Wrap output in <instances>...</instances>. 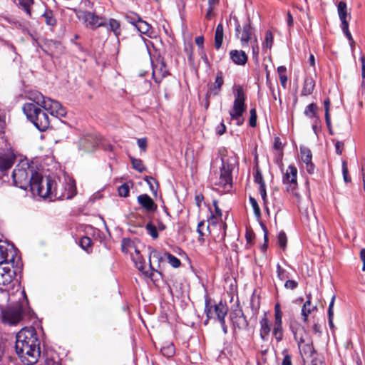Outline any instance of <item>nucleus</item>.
<instances>
[{
    "instance_id": "f257e3e1",
    "label": "nucleus",
    "mask_w": 365,
    "mask_h": 365,
    "mask_svg": "<svg viewBox=\"0 0 365 365\" xmlns=\"http://www.w3.org/2000/svg\"><path fill=\"white\" fill-rule=\"evenodd\" d=\"M40 342L33 327L23 328L16 334V352L23 362L34 365L41 355Z\"/></svg>"
},
{
    "instance_id": "f03ea898",
    "label": "nucleus",
    "mask_w": 365,
    "mask_h": 365,
    "mask_svg": "<svg viewBox=\"0 0 365 365\" xmlns=\"http://www.w3.org/2000/svg\"><path fill=\"white\" fill-rule=\"evenodd\" d=\"M23 111L40 131H44L48 128L50 121L48 115L34 103H25Z\"/></svg>"
},
{
    "instance_id": "7ed1b4c3",
    "label": "nucleus",
    "mask_w": 365,
    "mask_h": 365,
    "mask_svg": "<svg viewBox=\"0 0 365 365\" xmlns=\"http://www.w3.org/2000/svg\"><path fill=\"white\" fill-rule=\"evenodd\" d=\"M234 101L231 109L229 111L231 120H235L238 126L244 123L243 113L246 111L245 104L246 95L242 86H237L234 90Z\"/></svg>"
},
{
    "instance_id": "20e7f679",
    "label": "nucleus",
    "mask_w": 365,
    "mask_h": 365,
    "mask_svg": "<svg viewBox=\"0 0 365 365\" xmlns=\"http://www.w3.org/2000/svg\"><path fill=\"white\" fill-rule=\"evenodd\" d=\"M36 173H38L27 163L18 165L12 173L14 183L16 187L26 190L29 187H31Z\"/></svg>"
},
{
    "instance_id": "39448f33",
    "label": "nucleus",
    "mask_w": 365,
    "mask_h": 365,
    "mask_svg": "<svg viewBox=\"0 0 365 365\" xmlns=\"http://www.w3.org/2000/svg\"><path fill=\"white\" fill-rule=\"evenodd\" d=\"M219 228L220 230V234L217 235H213V238L216 242L223 241L226 236L227 225L225 223L217 224L216 222V218L214 215L208 220V225H206L204 221H201L198 223L197 232L199 234L197 241L202 244L205 242L204 236L206 235V232L212 234V229Z\"/></svg>"
},
{
    "instance_id": "423d86ee",
    "label": "nucleus",
    "mask_w": 365,
    "mask_h": 365,
    "mask_svg": "<svg viewBox=\"0 0 365 365\" xmlns=\"http://www.w3.org/2000/svg\"><path fill=\"white\" fill-rule=\"evenodd\" d=\"M32 182L33 183L31 184L30 190L34 195H38L43 198H51L52 189L55 185V180L49 177L43 178L41 175L36 173Z\"/></svg>"
},
{
    "instance_id": "0eeeda50",
    "label": "nucleus",
    "mask_w": 365,
    "mask_h": 365,
    "mask_svg": "<svg viewBox=\"0 0 365 365\" xmlns=\"http://www.w3.org/2000/svg\"><path fill=\"white\" fill-rule=\"evenodd\" d=\"M76 195V187L74 180H69L63 182H57L55 181V185L53 187L51 200H68L72 198Z\"/></svg>"
},
{
    "instance_id": "6e6552de",
    "label": "nucleus",
    "mask_w": 365,
    "mask_h": 365,
    "mask_svg": "<svg viewBox=\"0 0 365 365\" xmlns=\"http://www.w3.org/2000/svg\"><path fill=\"white\" fill-rule=\"evenodd\" d=\"M20 257L13 246L6 241L0 240V264L11 263L12 266L19 264Z\"/></svg>"
},
{
    "instance_id": "1a4fd4ad",
    "label": "nucleus",
    "mask_w": 365,
    "mask_h": 365,
    "mask_svg": "<svg viewBox=\"0 0 365 365\" xmlns=\"http://www.w3.org/2000/svg\"><path fill=\"white\" fill-rule=\"evenodd\" d=\"M23 307L21 304H16L9 307L2 312L4 322L13 325L19 323L23 318Z\"/></svg>"
},
{
    "instance_id": "9d476101",
    "label": "nucleus",
    "mask_w": 365,
    "mask_h": 365,
    "mask_svg": "<svg viewBox=\"0 0 365 365\" xmlns=\"http://www.w3.org/2000/svg\"><path fill=\"white\" fill-rule=\"evenodd\" d=\"M297 169L294 165H289L283 172L282 182L286 187L287 192L294 193V191L297 188Z\"/></svg>"
},
{
    "instance_id": "9b49d317",
    "label": "nucleus",
    "mask_w": 365,
    "mask_h": 365,
    "mask_svg": "<svg viewBox=\"0 0 365 365\" xmlns=\"http://www.w3.org/2000/svg\"><path fill=\"white\" fill-rule=\"evenodd\" d=\"M78 18L83 21L86 27L95 29L102 26H106V21L102 16L96 15L91 11H81L78 15Z\"/></svg>"
},
{
    "instance_id": "f8f14e48",
    "label": "nucleus",
    "mask_w": 365,
    "mask_h": 365,
    "mask_svg": "<svg viewBox=\"0 0 365 365\" xmlns=\"http://www.w3.org/2000/svg\"><path fill=\"white\" fill-rule=\"evenodd\" d=\"M232 168L228 163H222L220 168L219 179L214 184L222 187L225 190H228L232 187Z\"/></svg>"
},
{
    "instance_id": "ddd939ff",
    "label": "nucleus",
    "mask_w": 365,
    "mask_h": 365,
    "mask_svg": "<svg viewBox=\"0 0 365 365\" xmlns=\"http://www.w3.org/2000/svg\"><path fill=\"white\" fill-rule=\"evenodd\" d=\"M11 263L0 264V286L6 287L9 285L16 276V270Z\"/></svg>"
},
{
    "instance_id": "4468645a",
    "label": "nucleus",
    "mask_w": 365,
    "mask_h": 365,
    "mask_svg": "<svg viewBox=\"0 0 365 365\" xmlns=\"http://www.w3.org/2000/svg\"><path fill=\"white\" fill-rule=\"evenodd\" d=\"M132 257H133V259L134 260V262H135V263L136 264L137 268L140 271L143 272V273L144 274H145L146 276H148L150 277H152L153 272L154 271H155V269L153 267L152 262H151V259L152 258H155V259H158V261H160L162 259L160 253L159 252H158L157 250H153L150 252V255H149V265H150V268L151 269V272L148 273V271H144V269H145V261L143 259L142 256H139V257L133 256Z\"/></svg>"
},
{
    "instance_id": "2eb2a0df",
    "label": "nucleus",
    "mask_w": 365,
    "mask_h": 365,
    "mask_svg": "<svg viewBox=\"0 0 365 365\" xmlns=\"http://www.w3.org/2000/svg\"><path fill=\"white\" fill-rule=\"evenodd\" d=\"M41 108L53 116L64 117L66 115V109L61 106V104L49 98H46Z\"/></svg>"
},
{
    "instance_id": "dca6fc26",
    "label": "nucleus",
    "mask_w": 365,
    "mask_h": 365,
    "mask_svg": "<svg viewBox=\"0 0 365 365\" xmlns=\"http://www.w3.org/2000/svg\"><path fill=\"white\" fill-rule=\"evenodd\" d=\"M41 48L48 55L55 58L59 57L64 51L62 44L53 40H46Z\"/></svg>"
},
{
    "instance_id": "f3484780",
    "label": "nucleus",
    "mask_w": 365,
    "mask_h": 365,
    "mask_svg": "<svg viewBox=\"0 0 365 365\" xmlns=\"http://www.w3.org/2000/svg\"><path fill=\"white\" fill-rule=\"evenodd\" d=\"M207 316L208 318L213 317V312L212 311V307H209L207 305L205 309ZM228 312V307L225 304H223L222 302H219L214 307V314L216 315L217 319L220 321H222L225 319V316L227 315Z\"/></svg>"
},
{
    "instance_id": "a211bd4d",
    "label": "nucleus",
    "mask_w": 365,
    "mask_h": 365,
    "mask_svg": "<svg viewBox=\"0 0 365 365\" xmlns=\"http://www.w3.org/2000/svg\"><path fill=\"white\" fill-rule=\"evenodd\" d=\"M168 75V70L163 61L153 66V78L155 83H160L163 78Z\"/></svg>"
},
{
    "instance_id": "6ab92c4d",
    "label": "nucleus",
    "mask_w": 365,
    "mask_h": 365,
    "mask_svg": "<svg viewBox=\"0 0 365 365\" xmlns=\"http://www.w3.org/2000/svg\"><path fill=\"white\" fill-rule=\"evenodd\" d=\"M15 155L11 153L0 152V171L10 169L15 162Z\"/></svg>"
},
{
    "instance_id": "aec40b11",
    "label": "nucleus",
    "mask_w": 365,
    "mask_h": 365,
    "mask_svg": "<svg viewBox=\"0 0 365 365\" xmlns=\"http://www.w3.org/2000/svg\"><path fill=\"white\" fill-rule=\"evenodd\" d=\"M138 202L148 212H154L158 207L153 199L147 194L140 195L138 197Z\"/></svg>"
},
{
    "instance_id": "412c9836",
    "label": "nucleus",
    "mask_w": 365,
    "mask_h": 365,
    "mask_svg": "<svg viewBox=\"0 0 365 365\" xmlns=\"http://www.w3.org/2000/svg\"><path fill=\"white\" fill-rule=\"evenodd\" d=\"M224 80L222 73V71H218L217 73L215 83L210 86L209 91L207 92L206 98H208L211 96L217 95L220 92Z\"/></svg>"
},
{
    "instance_id": "4be33fe9",
    "label": "nucleus",
    "mask_w": 365,
    "mask_h": 365,
    "mask_svg": "<svg viewBox=\"0 0 365 365\" xmlns=\"http://www.w3.org/2000/svg\"><path fill=\"white\" fill-rule=\"evenodd\" d=\"M292 331L294 339L298 344V346H300V344H304L311 339L306 329L302 326H298L297 327H292Z\"/></svg>"
},
{
    "instance_id": "5701e85b",
    "label": "nucleus",
    "mask_w": 365,
    "mask_h": 365,
    "mask_svg": "<svg viewBox=\"0 0 365 365\" xmlns=\"http://www.w3.org/2000/svg\"><path fill=\"white\" fill-rule=\"evenodd\" d=\"M231 60L237 65L244 66L247 62V56L245 51L240 50H232L230 51Z\"/></svg>"
},
{
    "instance_id": "b1692460",
    "label": "nucleus",
    "mask_w": 365,
    "mask_h": 365,
    "mask_svg": "<svg viewBox=\"0 0 365 365\" xmlns=\"http://www.w3.org/2000/svg\"><path fill=\"white\" fill-rule=\"evenodd\" d=\"M230 317L233 325L235 327L242 329L247 327V321L241 311H239L238 312L232 313Z\"/></svg>"
},
{
    "instance_id": "393cba45",
    "label": "nucleus",
    "mask_w": 365,
    "mask_h": 365,
    "mask_svg": "<svg viewBox=\"0 0 365 365\" xmlns=\"http://www.w3.org/2000/svg\"><path fill=\"white\" fill-rule=\"evenodd\" d=\"M312 296L311 294H309L307 296V301L302 306L301 314L302 316V320L304 322H307L308 320L309 315L314 311L317 309V306L313 305L311 302Z\"/></svg>"
},
{
    "instance_id": "a878e982",
    "label": "nucleus",
    "mask_w": 365,
    "mask_h": 365,
    "mask_svg": "<svg viewBox=\"0 0 365 365\" xmlns=\"http://www.w3.org/2000/svg\"><path fill=\"white\" fill-rule=\"evenodd\" d=\"M253 29L251 26L250 22H248L243 26L242 35L240 36V41L242 46H247L250 41H252Z\"/></svg>"
},
{
    "instance_id": "bb28decb",
    "label": "nucleus",
    "mask_w": 365,
    "mask_h": 365,
    "mask_svg": "<svg viewBox=\"0 0 365 365\" xmlns=\"http://www.w3.org/2000/svg\"><path fill=\"white\" fill-rule=\"evenodd\" d=\"M106 27L108 31H112L114 35L118 38L121 34L120 24V22L115 19H110L108 22H106Z\"/></svg>"
},
{
    "instance_id": "cd10ccee",
    "label": "nucleus",
    "mask_w": 365,
    "mask_h": 365,
    "mask_svg": "<svg viewBox=\"0 0 365 365\" xmlns=\"http://www.w3.org/2000/svg\"><path fill=\"white\" fill-rule=\"evenodd\" d=\"M223 37V25L222 24H219L216 27L215 34V47L217 50H218L222 46Z\"/></svg>"
},
{
    "instance_id": "c85d7f7f",
    "label": "nucleus",
    "mask_w": 365,
    "mask_h": 365,
    "mask_svg": "<svg viewBox=\"0 0 365 365\" xmlns=\"http://www.w3.org/2000/svg\"><path fill=\"white\" fill-rule=\"evenodd\" d=\"M260 336L262 340H267L269 336L271 328L269 324V321L266 317L262 318L260 320Z\"/></svg>"
},
{
    "instance_id": "c756f323",
    "label": "nucleus",
    "mask_w": 365,
    "mask_h": 365,
    "mask_svg": "<svg viewBox=\"0 0 365 365\" xmlns=\"http://www.w3.org/2000/svg\"><path fill=\"white\" fill-rule=\"evenodd\" d=\"M314 86H315V83H314V81L312 78H311V77L305 78L301 94L302 96L310 95L314 91Z\"/></svg>"
},
{
    "instance_id": "7c9ffc66",
    "label": "nucleus",
    "mask_w": 365,
    "mask_h": 365,
    "mask_svg": "<svg viewBox=\"0 0 365 365\" xmlns=\"http://www.w3.org/2000/svg\"><path fill=\"white\" fill-rule=\"evenodd\" d=\"M273 148L276 150L275 162L278 164L283 157L282 143L279 137L274 138Z\"/></svg>"
},
{
    "instance_id": "2f4dec72",
    "label": "nucleus",
    "mask_w": 365,
    "mask_h": 365,
    "mask_svg": "<svg viewBox=\"0 0 365 365\" xmlns=\"http://www.w3.org/2000/svg\"><path fill=\"white\" fill-rule=\"evenodd\" d=\"M337 11L339 17L341 21V25H344V22H348L347 6L346 4L344 1H341L339 2L337 5Z\"/></svg>"
},
{
    "instance_id": "473e14b6",
    "label": "nucleus",
    "mask_w": 365,
    "mask_h": 365,
    "mask_svg": "<svg viewBox=\"0 0 365 365\" xmlns=\"http://www.w3.org/2000/svg\"><path fill=\"white\" fill-rule=\"evenodd\" d=\"M299 351L302 354H304L307 357L312 356L314 353V349L312 346V341L310 339L304 344H300V346H299Z\"/></svg>"
},
{
    "instance_id": "72a5a7b5",
    "label": "nucleus",
    "mask_w": 365,
    "mask_h": 365,
    "mask_svg": "<svg viewBox=\"0 0 365 365\" xmlns=\"http://www.w3.org/2000/svg\"><path fill=\"white\" fill-rule=\"evenodd\" d=\"M29 98L34 103V104L42 107L47 98L39 92H31L29 94Z\"/></svg>"
},
{
    "instance_id": "f704fd0d",
    "label": "nucleus",
    "mask_w": 365,
    "mask_h": 365,
    "mask_svg": "<svg viewBox=\"0 0 365 365\" xmlns=\"http://www.w3.org/2000/svg\"><path fill=\"white\" fill-rule=\"evenodd\" d=\"M300 156L302 163L306 165L312 163V155L309 149L306 148H300Z\"/></svg>"
},
{
    "instance_id": "c9c22d12",
    "label": "nucleus",
    "mask_w": 365,
    "mask_h": 365,
    "mask_svg": "<svg viewBox=\"0 0 365 365\" xmlns=\"http://www.w3.org/2000/svg\"><path fill=\"white\" fill-rule=\"evenodd\" d=\"M42 17L44 19L46 24L48 26H53L56 24V19L54 17L51 10H46Z\"/></svg>"
},
{
    "instance_id": "e433bc0d",
    "label": "nucleus",
    "mask_w": 365,
    "mask_h": 365,
    "mask_svg": "<svg viewBox=\"0 0 365 365\" xmlns=\"http://www.w3.org/2000/svg\"><path fill=\"white\" fill-rule=\"evenodd\" d=\"M273 44V35L270 31H267L265 34L264 41L262 43V49L264 51L271 49Z\"/></svg>"
},
{
    "instance_id": "4c0bfd02",
    "label": "nucleus",
    "mask_w": 365,
    "mask_h": 365,
    "mask_svg": "<svg viewBox=\"0 0 365 365\" xmlns=\"http://www.w3.org/2000/svg\"><path fill=\"white\" fill-rule=\"evenodd\" d=\"M135 28L138 29L139 32L143 34H148L149 31L151 29V26L146 21H143L142 19L138 21L137 24H135Z\"/></svg>"
},
{
    "instance_id": "58836bf2",
    "label": "nucleus",
    "mask_w": 365,
    "mask_h": 365,
    "mask_svg": "<svg viewBox=\"0 0 365 365\" xmlns=\"http://www.w3.org/2000/svg\"><path fill=\"white\" fill-rule=\"evenodd\" d=\"M144 180L148 183V185L150 187V190L154 194V195H157L158 187V183L155 180V179L153 178V177H150V176H146L144 178Z\"/></svg>"
},
{
    "instance_id": "ea45409f",
    "label": "nucleus",
    "mask_w": 365,
    "mask_h": 365,
    "mask_svg": "<svg viewBox=\"0 0 365 365\" xmlns=\"http://www.w3.org/2000/svg\"><path fill=\"white\" fill-rule=\"evenodd\" d=\"M164 256L167 258L168 262L174 267L178 268L180 266V260L169 252H165Z\"/></svg>"
},
{
    "instance_id": "a19ab883",
    "label": "nucleus",
    "mask_w": 365,
    "mask_h": 365,
    "mask_svg": "<svg viewBox=\"0 0 365 365\" xmlns=\"http://www.w3.org/2000/svg\"><path fill=\"white\" fill-rule=\"evenodd\" d=\"M134 247V242L129 238H123L121 243V250L123 252L127 253Z\"/></svg>"
},
{
    "instance_id": "79ce46f5",
    "label": "nucleus",
    "mask_w": 365,
    "mask_h": 365,
    "mask_svg": "<svg viewBox=\"0 0 365 365\" xmlns=\"http://www.w3.org/2000/svg\"><path fill=\"white\" fill-rule=\"evenodd\" d=\"M130 161L133 168L140 173H143L145 170V167L143 164V161L140 159H137L133 157H130Z\"/></svg>"
},
{
    "instance_id": "37998d69",
    "label": "nucleus",
    "mask_w": 365,
    "mask_h": 365,
    "mask_svg": "<svg viewBox=\"0 0 365 365\" xmlns=\"http://www.w3.org/2000/svg\"><path fill=\"white\" fill-rule=\"evenodd\" d=\"M145 230L148 234L150 235L153 239H157L158 237L157 227L151 222L146 224Z\"/></svg>"
},
{
    "instance_id": "c03bdc74",
    "label": "nucleus",
    "mask_w": 365,
    "mask_h": 365,
    "mask_svg": "<svg viewBox=\"0 0 365 365\" xmlns=\"http://www.w3.org/2000/svg\"><path fill=\"white\" fill-rule=\"evenodd\" d=\"M125 19L127 21L135 26V24L141 19L140 16L133 12H129L125 14Z\"/></svg>"
},
{
    "instance_id": "a18cd8bd",
    "label": "nucleus",
    "mask_w": 365,
    "mask_h": 365,
    "mask_svg": "<svg viewBox=\"0 0 365 365\" xmlns=\"http://www.w3.org/2000/svg\"><path fill=\"white\" fill-rule=\"evenodd\" d=\"M19 2V4L22 6V8L24 9L26 13L31 16V6L34 4V0H18Z\"/></svg>"
},
{
    "instance_id": "49530a36",
    "label": "nucleus",
    "mask_w": 365,
    "mask_h": 365,
    "mask_svg": "<svg viewBox=\"0 0 365 365\" xmlns=\"http://www.w3.org/2000/svg\"><path fill=\"white\" fill-rule=\"evenodd\" d=\"M317 109V105L314 103H311L306 107L304 110V114L309 118H313L316 115Z\"/></svg>"
},
{
    "instance_id": "de8ad7c7",
    "label": "nucleus",
    "mask_w": 365,
    "mask_h": 365,
    "mask_svg": "<svg viewBox=\"0 0 365 365\" xmlns=\"http://www.w3.org/2000/svg\"><path fill=\"white\" fill-rule=\"evenodd\" d=\"M277 273L278 278L283 281L287 279L289 277V273L283 269L279 264L277 266Z\"/></svg>"
},
{
    "instance_id": "09e8293b",
    "label": "nucleus",
    "mask_w": 365,
    "mask_h": 365,
    "mask_svg": "<svg viewBox=\"0 0 365 365\" xmlns=\"http://www.w3.org/2000/svg\"><path fill=\"white\" fill-rule=\"evenodd\" d=\"M273 335L275 337L277 341H280L283 338V329L282 326H275L274 325L273 329Z\"/></svg>"
},
{
    "instance_id": "8fccbe9b",
    "label": "nucleus",
    "mask_w": 365,
    "mask_h": 365,
    "mask_svg": "<svg viewBox=\"0 0 365 365\" xmlns=\"http://www.w3.org/2000/svg\"><path fill=\"white\" fill-rule=\"evenodd\" d=\"M161 352L163 356H165L167 357H170L175 353L174 346L173 344H170L166 346H164L162 348Z\"/></svg>"
},
{
    "instance_id": "3c124183",
    "label": "nucleus",
    "mask_w": 365,
    "mask_h": 365,
    "mask_svg": "<svg viewBox=\"0 0 365 365\" xmlns=\"http://www.w3.org/2000/svg\"><path fill=\"white\" fill-rule=\"evenodd\" d=\"M250 202L253 208L255 215L257 217H259L261 216V211L257 200L254 197H250Z\"/></svg>"
},
{
    "instance_id": "603ef678",
    "label": "nucleus",
    "mask_w": 365,
    "mask_h": 365,
    "mask_svg": "<svg viewBox=\"0 0 365 365\" xmlns=\"http://www.w3.org/2000/svg\"><path fill=\"white\" fill-rule=\"evenodd\" d=\"M91 240L88 237H83L80 240V246L84 250L88 251V248L91 247Z\"/></svg>"
},
{
    "instance_id": "864d4df0",
    "label": "nucleus",
    "mask_w": 365,
    "mask_h": 365,
    "mask_svg": "<svg viewBox=\"0 0 365 365\" xmlns=\"http://www.w3.org/2000/svg\"><path fill=\"white\" fill-rule=\"evenodd\" d=\"M129 193H130V188H129V186L126 183L121 185L118 187V194L120 196L126 197L129 195Z\"/></svg>"
},
{
    "instance_id": "5fc2aeb1",
    "label": "nucleus",
    "mask_w": 365,
    "mask_h": 365,
    "mask_svg": "<svg viewBox=\"0 0 365 365\" xmlns=\"http://www.w3.org/2000/svg\"><path fill=\"white\" fill-rule=\"evenodd\" d=\"M251 47H252L253 57L255 58H257L258 55H259V48L257 40L256 38H254V39L251 41Z\"/></svg>"
},
{
    "instance_id": "6e6d98bb",
    "label": "nucleus",
    "mask_w": 365,
    "mask_h": 365,
    "mask_svg": "<svg viewBox=\"0 0 365 365\" xmlns=\"http://www.w3.org/2000/svg\"><path fill=\"white\" fill-rule=\"evenodd\" d=\"M254 177H255V182L256 183H257L259 185V187L262 186V185H266L264 181L262 173L258 168H257L256 173H255Z\"/></svg>"
},
{
    "instance_id": "4d7b16f0",
    "label": "nucleus",
    "mask_w": 365,
    "mask_h": 365,
    "mask_svg": "<svg viewBox=\"0 0 365 365\" xmlns=\"http://www.w3.org/2000/svg\"><path fill=\"white\" fill-rule=\"evenodd\" d=\"M250 117L249 124L251 127H255L257 125V112L255 108H252L250 110Z\"/></svg>"
},
{
    "instance_id": "13d9d810",
    "label": "nucleus",
    "mask_w": 365,
    "mask_h": 365,
    "mask_svg": "<svg viewBox=\"0 0 365 365\" xmlns=\"http://www.w3.org/2000/svg\"><path fill=\"white\" fill-rule=\"evenodd\" d=\"M278 243L281 248L284 249L287 245V236L284 232H280L278 235Z\"/></svg>"
},
{
    "instance_id": "bf43d9fd",
    "label": "nucleus",
    "mask_w": 365,
    "mask_h": 365,
    "mask_svg": "<svg viewBox=\"0 0 365 365\" xmlns=\"http://www.w3.org/2000/svg\"><path fill=\"white\" fill-rule=\"evenodd\" d=\"M341 29L346 36V38L349 39L350 42L353 41L352 36L349 30V22H344V25H341Z\"/></svg>"
},
{
    "instance_id": "052dcab7",
    "label": "nucleus",
    "mask_w": 365,
    "mask_h": 365,
    "mask_svg": "<svg viewBox=\"0 0 365 365\" xmlns=\"http://www.w3.org/2000/svg\"><path fill=\"white\" fill-rule=\"evenodd\" d=\"M342 173L344 181L346 182H351V178L349 176L348 168L346 161L342 163Z\"/></svg>"
},
{
    "instance_id": "680f3d73",
    "label": "nucleus",
    "mask_w": 365,
    "mask_h": 365,
    "mask_svg": "<svg viewBox=\"0 0 365 365\" xmlns=\"http://www.w3.org/2000/svg\"><path fill=\"white\" fill-rule=\"evenodd\" d=\"M298 287V282L295 280L287 279L284 284V287L288 289H294Z\"/></svg>"
},
{
    "instance_id": "e2e57ef3",
    "label": "nucleus",
    "mask_w": 365,
    "mask_h": 365,
    "mask_svg": "<svg viewBox=\"0 0 365 365\" xmlns=\"http://www.w3.org/2000/svg\"><path fill=\"white\" fill-rule=\"evenodd\" d=\"M137 143L138 147L142 150V151L145 152L147 149V139L145 138H139L137 140Z\"/></svg>"
},
{
    "instance_id": "0e129e2a",
    "label": "nucleus",
    "mask_w": 365,
    "mask_h": 365,
    "mask_svg": "<svg viewBox=\"0 0 365 365\" xmlns=\"http://www.w3.org/2000/svg\"><path fill=\"white\" fill-rule=\"evenodd\" d=\"M335 301V296L334 295L331 298V300L329 303V308H328V319H333L334 317V311L333 307Z\"/></svg>"
},
{
    "instance_id": "69168bd1",
    "label": "nucleus",
    "mask_w": 365,
    "mask_h": 365,
    "mask_svg": "<svg viewBox=\"0 0 365 365\" xmlns=\"http://www.w3.org/2000/svg\"><path fill=\"white\" fill-rule=\"evenodd\" d=\"M259 194L262 197V199L264 202V204L266 205L267 202V197L266 192V185H262L259 187Z\"/></svg>"
},
{
    "instance_id": "338daca9",
    "label": "nucleus",
    "mask_w": 365,
    "mask_h": 365,
    "mask_svg": "<svg viewBox=\"0 0 365 365\" xmlns=\"http://www.w3.org/2000/svg\"><path fill=\"white\" fill-rule=\"evenodd\" d=\"M225 131H226V126L224 124V122L222 120L220 123V124L217 126V128H216V133L219 135H222V134H224L225 133Z\"/></svg>"
},
{
    "instance_id": "774afa93",
    "label": "nucleus",
    "mask_w": 365,
    "mask_h": 365,
    "mask_svg": "<svg viewBox=\"0 0 365 365\" xmlns=\"http://www.w3.org/2000/svg\"><path fill=\"white\" fill-rule=\"evenodd\" d=\"M245 238L247 244H252L253 239L255 238V233L252 230H247L245 234Z\"/></svg>"
}]
</instances>
